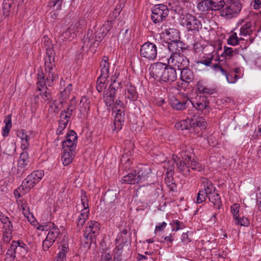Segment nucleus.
Here are the masks:
<instances>
[{
  "mask_svg": "<svg viewBox=\"0 0 261 261\" xmlns=\"http://www.w3.org/2000/svg\"><path fill=\"white\" fill-rule=\"evenodd\" d=\"M55 56L54 49L51 46L46 49V54L44 57V66L45 75L42 69L38 70L37 74V88L39 91H41L44 88L47 90L46 84L51 86L54 81L58 79V74L52 72L53 67L55 66Z\"/></svg>",
  "mask_w": 261,
  "mask_h": 261,
  "instance_id": "f257e3e1",
  "label": "nucleus"
},
{
  "mask_svg": "<svg viewBox=\"0 0 261 261\" xmlns=\"http://www.w3.org/2000/svg\"><path fill=\"white\" fill-rule=\"evenodd\" d=\"M164 34H166L170 40L168 43V48L171 54H182L183 50L186 48L185 43L176 38H173L174 35H176V37L178 36L177 30L172 28L165 29Z\"/></svg>",
  "mask_w": 261,
  "mask_h": 261,
  "instance_id": "f03ea898",
  "label": "nucleus"
},
{
  "mask_svg": "<svg viewBox=\"0 0 261 261\" xmlns=\"http://www.w3.org/2000/svg\"><path fill=\"white\" fill-rule=\"evenodd\" d=\"M203 191H205L209 200L218 209L222 205V202L219 194L213 183L206 178H202Z\"/></svg>",
  "mask_w": 261,
  "mask_h": 261,
  "instance_id": "7ed1b4c3",
  "label": "nucleus"
},
{
  "mask_svg": "<svg viewBox=\"0 0 261 261\" xmlns=\"http://www.w3.org/2000/svg\"><path fill=\"white\" fill-rule=\"evenodd\" d=\"M180 24L189 32H198L202 28L201 21L196 16L189 13L182 16Z\"/></svg>",
  "mask_w": 261,
  "mask_h": 261,
  "instance_id": "20e7f679",
  "label": "nucleus"
},
{
  "mask_svg": "<svg viewBox=\"0 0 261 261\" xmlns=\"http://www.w3.org/2000/svg\"><path fill=\"white\" fill-rule=\"evenodd\" d=\"M237 28H239L240 36H250L256 31V21L250 17H246L239 20Z\"/></svg>",
  "mask_w": 261,
  "mask_h": 261,
  "instance_id": "39448f33",
  "label": "nucleus"
},
{
  "mask_svg": "<svg viewBox=\"0 0 261 261\" xmlns=\"http://www.w3.org/2000/svg\"><path fill=\"white\" fill-rule=\"evenodd\" d=\"M221 11V15L227 18L236 16L241 11V4L239 0H229L224 6Z\"/></svg>",
  "mask_w": 261,
  "mask_h": 261,
  "instance_id": "423d86ee",
  "label": "nucleus"
},
{
  "mask_svg": "<svg viewBox=\"0 0 261 261\" xmlns=\"http://www.w3.org/2000/svg\"><path fill=\"white\" fill-rule=\"evenodd\" d=\"M225 6L224 0H202L197 4V8L199 11L206 12L218 11Z\"/></svg>",
  "mask_w": 261,
  "mask_h": 261,
  "instance_id": "0eeeda50",
  "label": "nucleus"
},
{
  "mask_svg": "<svg viewBox=\"0 0 261 261\" xmlns=\"http://www.w3.org/2000/svg\"><path fill=\"white\" fill-rule=\"evenodd\" d=\"M169 9L164 5H156L151 9V19L154 23H160L169 14Z\"/></svg>",
  "mask_w": 261,
  "mask_h": 261,
  "instance_id": "6e6552de",
  "label": "nucleus"
},
{
  "mask_svg": "<svg viewBox=\"0 0 261 261\" xmlns=\"http://www.w3.org/2000/svg\"><path fill=\"white\" fill-rule=\"evenodd\" d=\"M99 222L95 221L89 222L84 233V237L86 239L85 244L90 245L94 241L95 237L99 233Z\"/></svg>",
  "mask_w": 261,
  "mask_h": 261,
  "instance_id": "1a4fd4ad",
  "label": "nucleus"
},
{
  "mask_svg": "<svg viewBox=\"0 0 261 261\" xmlns=\"http://www.w3.org/2000/svg\"><path fill=\"white\" fill-rule=\"evenodd\" d=\"M168 63L169 66L172 67L174 69L177 68L180 70L189 66V60L182 54H171L168 59Z\"/></svg>",
  "mask_w": 261,
  "mask_h": 261,
  "instance_id": "9d476101",
  "label": "nucleus"
},
{
  "mask_svg": "<svg viewBox=\"0 0 261 261\" xmlns=\"http://www.w3.org/2000/svg\"><path fill=\"white\" fill-rule=\"evenodd\" d=\"M44 175L42 170H37L29 175L22 181V187L24 188L25 192H29L35 185L42 178Z\"/></svg>",
  "mask_w": 261,
  "mask_h": 261,
  "instance_id": "9b49d317",
  "label": "nucleus"
},
{
  "mask_svg": "<svg viewBox=\"0 0 261 261\" xmlns=\"http://www.w3.org/2000/svg\"><path fill=\"white\" fill-rule=\"evenodd\" d=\"M140 54L142 57L148 60H154L157 56L156 46L153 43L147 42L141 46Z\"/></svg>",
  "mask_w": 261,
  "mask_h": 261,
  "instance_id": "f8f14e48",
  "label": "nucleus"
},
{
  "mask_svg": "<svg viewBox=\"0 0 261 261\" xmlns=\"http://www.w3.org/2000/svg\"><path fill=\"white\" fill-rule=\"evenodd\" d=\"M30 164V161L29 154L27 151L23 150V151L20 153L17 162V177L20 178L22 176L25 172V170Z\"/></svg>",
  "mask_w": 261,
  "mask_h": 261,
  "instance_id": "ddd939ff",
  "label": "nucleus"
},
{
  "mask_svg": "<svg viewBox=\"0 0 261 261\" xmlns=\"http://www.w3.org/2000/svg\"><path fill=\"white\" fill-rule=\"evenodd\" d=\"M120 85V83L114 81L109 86L108 89L104 92L103 99L106 106H110L113 103L115 98L116 92Z\"/></svg>",
  "mask_w": 261,
  "mask_h": 261,
  "instance_id": "4468645a",
  "label": "nucleus"
},
{
  "mask_svg": "<svg viewBox=\"0 0 261 261\" xmlns=\"http://www.w3.org/2000/svg\"><path fill=\"white\" fill-rule=\"evenodd\" d=\"M165 67L166 65L161 62L152 64L149 68L150 75L155 80L160 82Z\"/></svg>",
  "mask_w": 261,
  "mask_h": 261,
  "instance_id": "2eb2a0df",
  "label": "nucleus"
},
{
  "mask_svg": "<svg viewBox=\"0 0 261 261\" xmlns=\"http://www.w3.org/2000/svg\"><path fill=\"white\" fill-rule=\"evenodd\" d=\"M77 136L76 133L70 130L66 135V139L63 142V149L74 150L77 144Z\"/></svg>",
  "mask_w": 261,
  "mask_h": 261,
  "instance_id": "dca6fc26",
  "label": "nucleus"
},
{
  "mask_svg": "<svg viewBox=\"0 0 261 261\" xmlns=\"http://www.w3.org/2000/svg\"><path fill=\"white\" fill-rule=\"evenodd\" d=\"M193 107L196 110L203 111L208 107L209 102L205 96H197L190 100Z\"/></svg>",
  "mask_w": 261,
  "mask_h": 261,
  "instance_id": "f3484780",
  "label": "nucleus"
},
{
  "mask_svg": "<svg viewBox=\"0 0 261 261\" xmlns=\"http://www.w3.org/2000/svg\"><path fill=\"white\" fill-rule=\"evenodd\" d=\"M98 34L95 36V40L93 41V31L89 30L87 33L85 35L83 41L84 46L91 47V46L96 47L98 45L99 42L101 41L98 38Z\"/></svg>",
  "mask_w": 261,
  "mask_h": 261,
  "instance_id": "a211bd4d",
  "label": "nucleus"
},
{
  "mask_svg": "<svg viewBox=\"0 0 261 261\" xmlns=\"http://www.w3.org/2000/svg\"><path fill=\"white\" fill-rule=\"evenodd\" d=\"M176 77L177 74L175 69L171 66L167 67L166 65L160 82H174L176 80Z\"/></svg>",
  "mask_w": 261,
  "mask_h": 261,
  "instance_id": "6ab92c4d",
  "label": "nucleus"
},
{
  "mask_svg": "<svg viewBox=\"0 0 261 261\" xmlns=\"http://www.w3.org/2000/svg\"><path fill=\"white\" fill-rule=\"evenodd\" d=\"M11 246L16 254H19L22 257L24 256L28 252L27 245L22 241H13L11 244Z\"/></svg>",
  "mask_w": 261,
  "mask_h": 261,
  "instance_id": "aec40b11",
  "label": "nucleus"
},
{
  "mask_svg": "<svg viewBox=\"0 0 261 261\" xmlns=\"http://www.w3.org/2000/svg\"><path fill=\"white\" fill-rule=\"evenodd\" d=\"M125 91V97L126 103L128 102V100L129 102L137 100L138 97V93L135 86L131 84H127Z\"/></svg>",
  "mask_w": 261,
  "mask_h": 261,
  "instance_id": "412c9836",
  "label": "nucleus"
},
{
  "mask_svg": "<svg viewBox=\"0 0 261 261\" xmlns=\"http://www.w3.org/2000/svg\"><path fill=\"white\" fill-rule=\"evenodd\" d=\"M32 135V134L31 132L27 133L23 129L18 131L17 136L21 140V148L23 150H25L29 148Z\"/></svg>",
  "mask_w": 261,
  "mask_h": 261,
  "instance_id": "4be33fe9",
  "label": "nucleus"
},
{
  "mask_svg": "<svg viewBox=\"0 0 261 261\" xmlns=\"http://www.w3.org/2000/svg\"><path fill=\"white\" fill-rule=\"evenodd\" d=\"M214 70L216 71H220L221 73L226 76L227 82L229 83H235L238 80V75L234 73H231L229 74H227L225 70H224L219 64H213Z\"/></svg>",
  "mask_w": 261,
  "mask_h": 261,
  "instance_id": "5701e85b",
  "label": "nucleus"
},
{
  "mask_svg": "<svg viewBox=\"0 0 261 261\" xmlns=\"http://www.w3.org/2000/svg\"><path fill=\"white\" fill-rule=\"evenodd\" d=\"M196 88L199 93L204 94L211 95L217 93L216 89L205 86L203 82L201 81L197 82Z\"/></svg>",
  "mask_w": 261,
  "mask_h": 261,
  "instance_id": "b1692460",
  "label": "nucleus"
},
{
  "mask_svg": "<svg viewBox=\"0 0 261 261\" xmlns=\"http://www.w3.org/2000/svg\"><path fill=\"white\" fill-rule=\"evenodd\" d=\"M100 76L109 77L110 76V63L109 58L104 56L100 63Z\"/></svg>",
  "mask_w": 261,
  "mask_h": 261,
  "instance_id": "393cba45",
  "label": "nucleus"
},
{
  "mask_svg": "<svg viewBox=\"0 0 261 261\" xmlns=\"http://www.w3.org/2000/svg\"><path fill=\"white\" fill-rule=\"evenodd\" d=\"M180 79L182 81L187 83H190L194 79L193 72L189 68L186 67L180 70Z\"/></svg>",
  "mask_w": 261,
  "mask_h": 261,
  "instance_id": "a878e982",
  "label": "nucleus"
},
{
  "mask_svg": "<svg viewBox=\"0 0 261 261\" xmlns=\"http://www.w3.org/2000/svg\"><path fill=\"white\" fill-rule=\"evenodd\" d=\"M189 121L191 128H195L196 127L205 128L206 127V122L202 117L193 116L189 118Z\"/></svg>",
  "mask_w": 261,
  "mask_h": 261,
  "instance_id": "bb28decb",
  "label": "nucleus"
},
{
  "mask_svg": "<svg viewBox=\"0 0 261 261\" xmlns=\"http://www.w3.org/2000/svg\"><path fill=\"white\" fill-rule=\"evenodd\" d=\"M151 173L150 168L146 165H141L138 167L136 174L138 178L140 179V182L146 179V176Z\"/></svg>",
  "mask_w": 261,
  "mask_h": 261,
  "instance_id": "cd10ccee",
  "label": "nucleus"
},
{
  "mask_svg": "<svg viewBox=\"0 0 261 261\" xmlns=\"http://www.w3.org/2000/svg\"><path fill=\"white\" fill-rule=\"evenodd\" d=\"M72 90V85L71 84H68L66 88L60 91L59 100L61 103L66 101L69 97Z\"/></svg>",
  "mask_w": 261,
  "mask_h": 261,
  "instance_id": "c85d7f7f",
  "label": "nucleus"
},
{
  "mask_svg": "<svg viewBox=\"0 0 261 261\" xmlns=\"http://www.w3.org/2000/svg\"><path fill=\"white\" fill-rule=\"evenodd\" d=\"M131 31L129 29H122L120 31L118 39L122 43H128L131 40Z\"/></svg>",
  "mask_w": 261,
  "mask_h": 261,
  "instance_id": "c756f323",
  "label": "nucleus"
},
{
  "mask_svg": "<svg viewBox=\"0 0 261 261\" xmlns=\"http://www.w3.org/2000/svg\"><path fill=\"white\" fill-rule=\"evenodd\" d=\"M122 183L127 184H136L140 182V178H138L136 174V171H135L134 173H129L124 176L121 179Z\"/></svg>",
  "mask_w": 261,
  "mask_h": 261,
  "instance_id": "7c9ffc66",
  "label": "nucleus"
},
{
  "mask_svg": "<svg viewBox=\"0 0 261 261\" xmlns=\"http://www.w3.org/2000/svg\"><path fill=\"white\" fill-rule=\"evenodd\" d=\"M239 54V49L224 46V51L221 56L224 57L226 60H229L232 57Z\"/></svg>",
  "mask_w": 261,
  "mask_h": 261,
  "instance_id": "2f4dec72",
  "label": "nucleus"
},
{
  "mask_svg": "<svg viewBox=\"0 0 261 261\" xmlns=\"http://www.w3.org/2000/svg\"><path fill=\"white\" fill-rule=\"evenodd\" d=\"M113 23L112 21L108 20L102 25L99 32L97 33L98 35V38L100 40H101V38H103L109 33L112 27Z\"/></svg>",
  "mask_w": 261,
  "mask_h": 261,
  "instance_id": "473e14b6",
  "label": "nucleus"
},
{
  "mask_svg": "<svg viewBox=\"0 0 261 261\" xmlns=\"http://www.w3.org/2000/svg\"><path fill=\"white\" fill-rule=\"evenodd\" d=\"M70 118L64 114H60V120L59 121V127L57 130L58 134H60L66 128L67 124L69 122Z\"/></svg>",
  "mask_w": 261,
  "mask_h": 261,
  "instance_id": "72a5a7b5",
  "label": "nucleus"
},
{
  "mask_svg": "<svg viewBox=\"0 0 261 261\" xmlns=\"http://www.w3.org/2000/svg\"><path fill=\"white\" fill-rule=\"evenodd\" d=\"M176 165L179 171L185 176L189 175L190 172V165L188 164V161L187 159L185 161H179V162H176Z\"/></svg>",
  "mask_w": 261,
  "mask_h": 261,
  "instance_id": "f704fd0d",
  "label": "nucleus"
},
{
  "mask_svg": "<svg viewBox=\"0 0 261 261\" xmlns=\"http://www.w3.org/2000/svg\"><path fill=\"white\" fill-rule=\"evenodd\" d=\"M73 150L64 149V152L62 155V160L64 166L69 165L72 160V156L74 155Z\"/></svg>",
  "mask_w": 261,
  "mask_h": 261,
  "instance_id": "c9c22d12",
  "label": "nucleus"
},
{
  "mask_svg": "<svg viewBox=\"0 0 261 261\" xmlns=\"http://www.w3.org/2000/svg\"><path fill=\"white\" fill-rule=\"evenodd\" d=\"M188 100L180 101L177 99H175L171 102V106L176 110H182L186 108Z\"/></svg>",
  "mask_w": 261,
  "mask_h": 261,
  "instance_id": "e433bc0d",
  "label": "nucleus"
},
{
  "mask_svg": "<svg viewBox=\"0 0 261 261\" xmlns=\"http://www.w3.org/2000/svg\"><path fill=\"white\" fill-rule=\"evenodd\" d=\"M76 105V101L75 100V97H73L70 100L68 108L64 111H62L61 113L64 114V115H67V116L71 118V115L73 110L75 108Z\"/></svg>",
  "mask_w": 261,
  "mask_h": 261,
  "instance_id": "4c0bfd02",
  "label": "nucleus"
},
{
  "mask_svg": "<svg viewBox=\"0 0 261 261\" xmlns=\"http://www.w3.org/2000/svg\"><path fill=\"white\" fill-rule=\"evenodd\" d=\"M108 78V77L100 75L98 77L96 88L98 92H101L104 88H106Z\"/></svg>",
  "mask_w": 261,
  "mask_h": 261,
  "instance_id": "58836bf2",
  "label": "nucleus"
},
{
  "mask_svg": "<svg viewBox=\"0 0 261 261\" xmlns=\"http://www.w3.org/2000/svg\"><path fill=\"white\" fill-rule=\"evenodd\" d=\"M5 125L3 128L2 134L4 137L8 136L12 127L11 116L10 115L7 116L5 119Z\"/></svg>",
  "mask_w": 261,
  "mask_h": 261,
  "instance_id": "ea45409f",
  "label": "nucleus"
},
{
  "mask_svg": "<svg viewBox=\"0 0 261 261\" xmlns=\"http://www.w3.org/2000/svg\"><path fill=\"white\" fill-rule=\"evenodd\" d=\"M60 234V231L59 229L56 225H55L49 231L46 237H47L49 240H52L55 242L59 237Z\"/></svg>",
  "mask_w": 261,
  "mask_h": 261,
  "instance_id": "a19ab883",
  "label": "nucleus"
},
{
  "mask_svg": "<svg viewBox=\"0 0 261 261\" xmlns=\"http://www.w3.org/2000/svg\"><path fill=\"white\" fill-rule=\"evenodd\" d=\"M123 243H120L117 245L113 250L114 258L116 261L121 260V256L123 252Z\"/></svg>",
  "mask_w": 261,
  "mask_h": 261,
  "instance_id": "79ce46f5",
  "label": "nucleus"
},
{
  "mask_svg": "<svg viewBox=\"0 0 261 261\" xmlns=\"http://www.w3.org/2000/svg\"><path fill=\"white\" fill-rule=\"evenodd\" d=\"M188 164L190 165V169L196 171H201L204 169V167L200 163L194 160L193 159L190 161H188Z\"/></svg>",
  "mask_w": 261,
  "mask_h": 261,
  "instance_id": "37998d69",
  "label": "nucleus"
},
{
  "mask_svg": "<svg viewBox=\"0 0 261 261\" xmlns=\"http://www.w3.org/2000/svg\"><path fill=\"white\" fill-rule=\"evenodd\" d=\"M116 198V192L113 190H108L104 195V200L108 203H112Z\"/></svg>",
  "mask_w": 261,
  "mask_h": 261,
  "instance_id": "c03bdc74",
  "label": "nucleus"
},
{
  "mask_svg": "<svg viewBox=\"0 0 261 261\" xmlns=\"http://www.w3.org/2000/svg\"><path fill=\"white\" fill-rule=\"evenodd\" d=\"M14 3V0H4L3 2V14L6 16H8L11 6Z\"/></svg>",
  "mask_w": 261,
  "mask_h": 261,
  "instance_id": "a18cd8bd",
  "label": "nucleus"
},
{
  "mask_svg": "<svg viewBox=\"0 0 261 261\" xmlns=\"http://www.w3.org/2000/svg\"><path fill=\"white\" fill-rule=\"evenodd\" d=\"M244 40L243 38L241 37L239 38L236 33L231 35L227 40L228 44L232 45H236L239 43L240 41Z\"/></svg>",
  "mask_w": 261,
  "mask_h": 261,
  "instance_id": "49530a36",
  "label": "nucleus"
},
{
  "mask_svg": "<svg viewBox=\"0 0 261 261\" xmlns=\"http://www.w3.org/2000/svg\"><path fill=\"white\" fill-rule=\"evenodd\" d=\"M48 111L49 114H57L59 112V105L56 100L51 101Z\"/></svg>",
  "mask_w": 261,
  "mask_h": 261,
  "instance_id": "de8ad7c7",
  "label": "nucleus"
},
{
  "mask_svg": "<svg viewBox=\"0 0 261 261\" xmlns=\"http://www.w3.org/2000/svg\"><path fill=\"white\" fill-rule=\"evenodd\" d=\"M16 257V253L10 246L9 249H8L6 254L4 261H14Z\"/></svg>",
  "mask_w": 261,
  "mask_h": 261,
  "instance_id": "09e8293b",
  "label": "nucleus"
},
{
  "mask_svg": "<svg viewBox=\"0 0 261 261\" xmlns=\"http://www.w3.org/2000/svg\"><path fill=\"white\" fill-rule=\"evenodd\" d=\"M165 181L168 187L172 191H175L176 189V185L173 181V177L170 176H167L165 178Z\"/></svg>",
  "mask_w": 261,
  "mask_h": 261,
  "instance_id": "8fccbe9b",
  "label": "nucleus"
},
{
  "mask_svg": "<svg viewBox=\"0 0 261 261\" xmlns=\"http://www.w3.org/2000/svg\"><path fill=\"white\" fill-rule=\"evenodd\" d=\"M75 31L72 30V27H70L62 34V36L64 39L71 40L75 36Z\"/></svg>",
  "mask_w": 261,
  "mask_h": 261,
  "instance_id": "3c124183",
  "label": "nucleus"
},
{
  "mask_svg": "<svg viewBox=\"0 0 261 261\" xmlns=\"http://www.w3.org/2000/svg\"><path fill=\"white\" fill-rule=\"evenodd\" d=\"M86 22L85 19L81 18L73 25H71L70 27H72V30L76 32L79 29L84 28Z\"/></svg>",
  "mask_w": 261,
  "mask_h": 261,
  "instance_id": "603ef678",
  "label": "nucleus"
},
{
  "mask_svg": "<svg viewBox=\"0 0 261 261\" xmlns=\"http://www.w3.org/2000/svg\"><path fill=\"white\" fill-rule=\"evenodd\" d=\"M18 204L19 205H20V207L21 210H22V212L24 214V215H26L27 214H29V208L26 203L25 201L22 200H17Z\"/></svg>",
  "mask_w": 261,
  "mask_h": 261,
  "instance_id": "864d4df0",
  "label": "nucleus"
},
{
  "mask_svg": "<svg viewBox=\"0 0 261 261\" xmlns=\"http://www.w3.org/2000/svg\"><path fill=\"white\" fill-rule=\"evenodd\" d=\"M207 197L205 191H203V190H200L197 194L196 202L197 203H201L206 200Z\"/></svg>",
  "mask_w": 261,
  "mask_h": 261,
  "instance_id": "5fc2aeb1",
  "label": "nucleus"
},
{
  "mask_svg": "<svg viewBox=\"0 0 261 261\" xmlns=\"http://www.w3.org/2000/svg\"><path fill=\"white\" fill-rule=\"evenodd\" d=\"M212 61H213V56H212L210 57H208L207 58L202 59L200 61L197 62V63H200L201 64L204 65L206 66L211 67L214 69L213 64H215V63H213Z\"/></svg>",
  "mask_w": 261,
  "mask_h": 261,
  "instance_id": "6e6d98bb",
  "label": "nucleus"
},
{
  "mask_svg": "<svg viewBox=\"0 0 261 261\" xmlns=\"http://www.w3.org/2000/svg\"><path fill=\"white\" fill-rule=\"evenodd\" d=\"M234 220L236 221V224L240 225L241 226H247L250 223L248 219L244 217L239 218L238 216L237 217V218H235Z\"/></svg>",
  "mask_w": 261,
  "mask_h": 261,
  "instance_id": "4d7b16f0",
  "label": "nucleus"
},
{
  "mask_svg": "<svg viewBox=\"0 0 261 261\" xmlns=\"http://www.w3.org/2000/svg\"><path fill=\"white\" fill-rule=\"evenodd\" d=\"M28 192H25L24 188L22 187V185H21L14 191V195L17 200H18V199L21 197V194L24 195Z\"/></svg>",
  "mask_w": 261,
  "mask_h": 261,
  "instance_id": "13d9d810",
  "label": "nucleus"
},
{
  "mask_svg": "<svg viewBox=\"0 0 261 261\" xmlns=\"http://www.w3.org/2000/svg\"><path fill=\"white\" fill-rule=\"evenodd\" d=\"M55 242L52 240H49L47 237H46L45 239L43 241L42 243V248L44 251H47L55 243Z\"/></svg>",
  "mask_w": 261,
  "mask_h": 261,
  "instance_id": "bf43d9fd",
  "label": "nucleus"
},
{
  "mask_svg": "<svg viewBox=\"0 0 261 261\" xmlns=\"http://www.w3.org/2000/svg\"><path fill=\"white\" fill-rule=\"evenodd\" d=\"M40 95L42 99L44 100V102H46L47 103L51 102V93L49 92L48 89H45L44 92H43L42 93H40Z\"/></svg>",
  "mask_w": 261,
  "mask_h": 261,
  "instance_id": "052dcab7",
  "label": "nucleus"
},
{
  "mask_svg": "<svg viewBox=\"0 0 261 261\" xmlns=\"http://www.w3.org/2000/svg\"><path fill=\"white\" fill-rule=\"evenodd\" d=\"M90 100L87 97L83 96L82 97L81 99V104H82L86 111L90 110Z\"/></svg>",
  "mask_w": 261,
  "mask_h": 261,
  "instance_id": "680f3d73",
  "label": "nucleus"
},
{
  "mask_svg": "<svg viewBox=\"0 0 261 261\" xmlns=\"http://www.w3.org/2000/svg\"><path fill=\"white\" fill-rule=\"evenodd\" d=\"M123 123L124 121L114 120L113 125L112 126L113 130L118 132L122 128Z\"/></svg>",
  "mask_w": 261,
  "mask_h": 261,
  "instance_id": "e2e57ef3",
  "label": "nucleus"
},
{
  "mask_svg": "<svg viewBox=\"0 0 261 261\" xmlns=\"http://www.w3.org/2000/svg\"><path fill=\"white\" fill-rule=\"evenodd\" d=\"M12 239V232L11 231H4L3 233V241L6 244H8Z\"/></svg>",
  "mask_w": 261,
  "mask_h": 261,
  "instance_id": "0e129e2a",
  "label": "nucleus"
},
{
  "mask_svg": "<svg viewBox=\"0 0 261 261\" xmlns=\"http://www.w3.org/2000/svg\"><path fill=\"white\" fill-rule=\"evenodd\" d=\"M116 114L114 120L124 121V112L123 109H119L116 110Z\"/></svg>",
  "mask_w": 261,
  "mask_h": 261,
  "instance_id": "69168bd1",
  "label": "nucleus"
},
{
  "mask_svg": "<svg viewBox=\"0 0 261 261\" xmlns=\"http://www.w3.org/2000/svg\"><path fill=\"white\" fill-rule=\"evenodd\" d=\"M128 233L127 230L126 229H123L118 234L117 238L116 239L115 241L116 242H120L122 243H124L126 241V238H122L121 236L122 235H126Z\"/></svg>",
  "mask_w": 261,
  "mask_h": 261,
  "instance_id": "338daca9",
  "label": "nucleus"
},
{
  "mask_svg": "<svg viewBox=\"0 0 261 261\" xmlns=\"http://www.w3.org/2000/svg\"><path fill=\"white\" fill-rule=\"evenodd\" d=\"M239 209L240 204L238 203H234L231 206V212L233 216L234 219L239 216L238 215Z\"/></svg>",
  "mask_w": 261,
  "mask_h": 261,
  "instance_id": "774afa93",
  "label": "nucleus"
}]
</instances>
